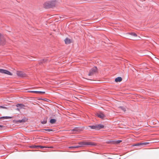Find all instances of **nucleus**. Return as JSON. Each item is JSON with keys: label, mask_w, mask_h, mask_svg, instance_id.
I'll return each mask as SVG.
<instances>
[{"label": "nucleus", "mask_w": 159, "mask_h": 159, "mask_svg": "<svg viewBox=\"0 0 159 159\" xmlns=\"http://www.w3.org/2000/svg\"><path fill=\"white\" fill-rule=\"evenodd\" d=\"M97 116L99 118H103L105 116V115L102 113H100L97 114Z\"/></svg>", "instance_id": "nucleus-9"}, {"label": "nucleus", "mask_w": 159, "mask_h": 159, "mask_svg": "<svg viewBox=\"0 0 159 159\" xmlns=\"http://www.w3.org/2000/svg\"><path fill=\"white\" fill-rule=\"evenodd\" d=\"M35 91H30L29 92L31 93H34V92H35Z\"/></svg>", "instance_id": "nucleus-30"}, {"label": "nucleus", "mask_w": 159, "mask_h": 159, "mask_svg": "<svg viewBox=\"0 0 159 159\" xmlns=\"http://www.w3.org/2000/svg\"><path fill=\"white\" fill-rule=\"evenodd\" d=\"M38 147V146H36L34 145H33L31 147V148H35V147Z\"/></svg>", "instance_id": "nucleus-26"}, {"label": "nucleus", "mask_w": 159, "mask_h": 159, "mask_svg": "<svg viewBox=\"0 0 159 159\" xmlns=\"http://www.w3.org/2000/svg\"><path fill=\"white\" fill-rule=\"evenodd\" d=\"M35 93H44L45 92H42V91H35V92H34Z\"/></svg>", "instance_id": "nucleus-14"}, {"label": "nucleus", "mask_w": 159, "mask_h": 159, "mask_svg": "<svg viewBox=\"0 0 159 159\" xmlns=\"http://www.w3.org/2000/svg\"><path fill=\"white\" fill-rule=\"evenodd\" d=\"M65 42L66 44H69L71 43V40L68 38H66L65 40Z\"/></svg>", "instance_id": "nucleus-10"}, {"label": "nucleus", "mask_w": 159, "mask_h": 159, "mask_svg": "<svg viewBox=\"0 0 159 159\" xmlns=\"http://www.w3.org/2000/svg\"><path fill=\"white\" fill-rule=\"evenodd\" d=\"M80 147H81V146H73V147H70V148H79Z\"/></svg>", "instance_id": "nucleus-23"}, {"label": "nucleus", "mask_w": 159, "mask_h": 159, "mask_svg": "<svg viewBox=\"0 0 159 159\" xmlns=\"http://www.w3.org/2000/svg\"><path fill=\"white\" fill-rule=\"evenodd\" d=\"M56 121V120L55 119H51L50 120V122L51 123V124H54L55 123Z\"/></svg>", "instance_id": "nucleus-13"}, {"label": "nucleus", "mask_w": 159, "mask_h": 159, "mask_svg": "<svg viewBox=\"0 0 159 159\" xmlns=\"http://www.w3.org/2000/svg\"><path fill=\"white\" fill-rule=\"evenodd\" d=\"M122 142V141L121 140H117L116 141H115L114 142V144H119L120 142Z\"/></svg>", "instance_id": "nucleus-17"}, {"label": "nucleus", "mask_w": 159, "mask_h": 159, "mask_svg": "<svg viewBox=\"0 0 159 159\" xmlns=\"http://www.w3.org/2000/svg\"><path fill=\"white\" fill-rule=\"evenodd\" d=\"M12 117H9V116H5V117H0V119H2V118H4V119H8V118H11Z\"/></svg>", "instance_id": "nucleus-18"}, {"label": "nucleus", "mask_w": 159, "mask_h": 159, "mask_svg": "<svg viewBox=\"0 0 159 159\" xmlns=\"http://www.w3.org/2000/svg\"><path fill=\"white\" fill-rule=\"evenodd\" d=\"M2 126L0 125V127L2 128Z\"/></svg>", "instance_id": "nucleus-32"}, {"label": "nucleus", "mask_w": 159, "mask_h": 159, "mask_svg": "<svg viewBox=\"0 0 159 159\" xmlns=\"http://www.w3.org/2000/svg\"><path fill=\"white\" fill-rule=\"evenodd\" d=\"M16 74L18 76L21 78L25 77L27 76L25 73L21 71H17Z\"/></svg>", "instance_id": "nucleus-6"}, {"label": "nucleus", "mask_w": 159, "mask_h": 159, "mask_svg": "<svg viewBox=\"0 0 159 159\" xmlns=\"http://www.w3.org/2000/svg\"><path fill=\"white\" fill-rule=\"evenodd\" d=\"M26 121L24 119H22V120H19L17 121V122L21 123L25 122Z\"/></svg>", "instance_id": "nucleus-15"}, {"label": "nucleus", "mask_w": 159, "mask_h": 159, "mask_svg": "<svg viewBox=\"0 0 159 159\" xmlns=\"http://www.w3.org/2000/svg\"><path fill=\"white\" fill-rule=\"evenodd\" d=\"M75 129H72V130H70L69 131H71V132H72V131H75Z\"/></svg>", "instance_id": "nucleus-28"}, {"label": "nucleus", "mask_w": 159, "mask_h": 159, "mask_svg": "<svg viewBox=\"0 0 159 159\" xmlns=\"http://www.w3.org/2000/svg\"><path fill=\"white\" fill-rule=\"evenodd\" d=\"M38 147H40L41 148H44V146H38Z\"/></svg>", "instance_id": "nucleus-25"}, {"label": "nucleus", "mask_w": 159, "mask_h": 159, "mask_svg": "<svg viewBox=\"0 0 159 159\" xmlns=\"http://www.w3.org/2000/svg\"><path fill=\"white\" fill-rule=\"evenodd\" d=\"M79 144L82 146L84 145L88 146H95L96 145V144L93 142L86 141L80 142L79 143Z\"/></svg>", "instance_id": "nucleus-1"}, {"label": "nucleus", "mask_w": 159, "mask_h": 159, "mask_svg": "<svg viewBox=\"0 0 159 159\" xmlns=\"http://www.w3.org/2000/svg\"><path fill=\"white\" fill-rule=\"evenodd\" d=\"M16 107L20 108V110L21 109H25V106L21 104H18L16 105Z\"/></svg>", "instance_id": "nucleus-8"}, {"label": "nucleus", "mask_w": 159, "mask_h": 159, "mask_svg": "<svg viewBox=\"0 0 159 159\" xmlns=\"http://www.w3.org/2000/svg\"><path fill=\"white\" fill-rule=\"evenodd\" d=\"M119 108L121 109L124 112L126 111V109L124 107H119Z\"/></svg>", "instance_id": "nucleus-16"}, {"label": "nucleus", "mask_w": 159, "mask_h": 159, "mask_svg": "<svg viewBox=\"0 0 159 159\" xmlns=\"http://www.w3.org/2000/svg\"><path fill=\"white\" fill-rule=\"evenodd\" d=\"M42 61V62H44L46 61V60H43Z\"/></svg>", "instance_id": "nucleus-31"}, {"label": "nucleus", "mask_w": 159, "mask_h": 159, "mask_svg": "<svg viewBox=\"0 0 159 159\" xmlns=\"http://www.w3.org/2000/svg\"><path fill=\"white\" fill-rule=\"evenodd\" d=\"M16 110H17L19 111H20V108H19L18 107L16 109Z\"/></svg>", "instance_id": "nucleus-27"}, {"label": "nucleus", "mask_w": 159, "mask_h": 159, "mask_svg": "<svg viewBox=\"0 0 159 159\" xmlns=\"http://www.w3.org/2000/svg\"><path fill=\"white\" fill-rule=\"evenodd\" d=\"M141 145V143H137L134 144V146H139Z\"/></svg>", "instance_id": "nucleus-22"}, {"label": "nucleus", "mask_w": 159, "mask_h": 159, "mask_svg": "<svg viewBox=\"0 0 159 159\" xmlns=\"http://www.w3.org/2000/svg\"><path fill=\"white\" fill-rule=\"evenodd\" d=\"M41 122L43 124H45L47 122V120H44L43 121H41Z\"/></svg>", "instance_id": "nucleus-21"}, {"label": "nucleus", "mask_w": 159, "mask_h": 159, "mask_svg": "<svg viewBox=\"0 0 159 159\" xmlns=\"http://www.w3.org/2000/svg\"><path fill=\"white\" fill-rule=\"evenodd\" d=\"M137 36V34L134 33H127L126 36V38L131 39H135L133 37H136Z\"/></svg>", "instance_id": "nucleus-2"}, {"label": "nucleus", "mask_w": 159, "mask_h": 159, "mask_svg": "<svg viewBox=\"0 0 159 159\" xmlns=\"http://www.w3.org/2000/svg\"><path fill=\"white\" fill-rule=\"evenodd\" d=\"M0 108H3V109H7V108L5 107V106H0Z\"/></svg>", "instance_id": "nucleus-24"}, {"label": "nucleus", "mask_w": 159, "mask_h": 159, "mask_svg": "<svg viewBox=\"0 0 159 159\" xmlns=\"http://www.w3.org/2000/svg\"><path fill=\"white\" fill-rule=\"evenodd\" d=\"M44 130L46 131H53V130L51 129H44Z\"/></svg>", "instance_id": "nucleus-19"}, {"label": "nucleus", "mask_w": 159, "mask_h": 159, "mask_svg": "<svg viewBox=\"0 0 159 159\" xmlns=\"http://www.w3.org/2000/svg\"><path fill=\"white\" fill-rule=\"evenodd\" d=\"M89 127L92 129H99L103 128L104 127V126L101 124H99L93 126H89Z\"/></svg>", "instance_id": "nucleus-5"}, {"label": "nucleus", "mask_w": 159, "mask_h": 159, "mask_svg": "<svg viewBox=\"0 0 159 159\" xmlns=\"http://www.w3.org/2000/svg\"><path fill=\"white\" fill-rule=\"evenodd\" d=\"M97 68L96 67H94L91 69L89 71V75H93L97 72Z\"/></svg>", "instance_id": "nucleus-4"}, {"label": "nucleus", "mask_w": 159, "mask_h": 159, "mask_svg": "<svg viewBox=\"0 0 159 159\" xmlns=\"http://www.w3.org/2000/svg\"><path fill=\"white\" fill-rule=\"evenodd\" d=\"M114 142L115 141H113V140H110L107 142L108 143L114 144Z\"/></svg>", "instance_id": "nucleus-12"}, {"label": "nucleus", "mask_w": 159, "mask_h": 159, "mask_svg": "<svg viewBox=\"0 0 159 159\" xmlns=\"http://www.w3.org/2000/svg\"><path fill=\"white\" fill-rule=\"evenodd\" d=\"M122 79L121 77H118L116 78V79H115V81L116 82H120L121 81H122Z\"/></svg>", "instance_id": "nucleus-11"}, {"label": "nucleus", "mask_w": 159, "mask_h": 159, "mask_svg": "<svg viewBox=\"0 0 159 159\" xmlns=\"http://www.w3.org/2000/svg\"><path fill=\"white\" fill-rule=\"evenodd\" d=\"M141 143V145H146L149 143Z\"/></svg>", "instance_id": "nucleus-20"}, {"label": "nucleus", "mask_w": 159, "mask_h": 159, "mask_svg": "<svg viewBox=\"0 0 159 159\" xmlns=\"http://www.w3.org/2000/svg\"><path fill=\"white\" fill-rule=\"evenodd\" d=\"M6 43V39L4 35L0 33V45H4Z\"/></svg>", "instance_id": "nucleus-3"}, {"label": "nucleus", "mask_w": 159, "mask_h": 159, "mask_svg": "<svg viewBox=\"0 0 159 159\" xmlns=\"http://www.w3.org/2000/svg\"><path fill=\"white\" fill-rule=\"evenodd\" d=\"M35 91H30L29 92L31 93H34V92H35Z\"/></svg>", "instance_id": "nucleus-29"}, {"label": "nucleus", "mask_w": 159, "mask_h": 159, "mask_svg": "<svg viewBox=\"0 0 159 159\" xmlns=\"http://www.w3.org/2000/svg\"><path fill=\"white\" fill-rule=\"evenodd\" d=\"M0 73L10 75H12V74L8 70L3 69H0Z\"/></svg>", "instance_id": "nucleus-7"}]
</instances>
